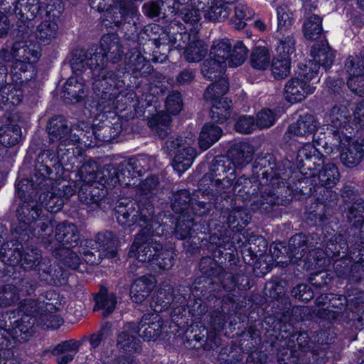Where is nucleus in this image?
I'll return each mask as SVG.
<instances>
[{
    "label": "nucleus",
    "mask_w": 364,
    "mask_h": 364,
    "mask_svg": "<svg viewBox=\"0 0 364 364\" xmlns=\"http://www.w3.org/2000/svg\"><path fill=\"white\" fill-rule=\"evenodd\" d=\"M255 15L254 10L245 4H238L235 7V18L238 22L237 28L240 29L245 26L246 21L251 20Z\"/></svg>",
    "instance_id": "obj_58"
},
{
    "label": "nucleus",
    "mask_w": 364,
    "mask_h": 364,
    "mask_svg": "<svg viewBox=\"0 0 364 364\" xmlns=\"http://www.w3.org/2000/svg\"><path fill=\"white\" fill-rule=\"evenodd\" d=\"M229 158L216 156L210 166L211 185L218 188H227L232 186L235 171Z\"/></svg>",
    "instance_id": "obj_11"
},
{
    "label": "nucleus",
    "mask_w": 364,
    "mask_h": 364,
    "mask_svg": "<svg viewBox=\"0 0 364 364\" xmlns=\"http://www.w3.org/2000/svg\"><path fill=\"white\" fill-rule=\"evenodd\" d=\"M311 56L313 58L307 64L304 65L306 71L311 74L312 70L316 68L317 75L320 66L326 70L330 68L334 62L335 55L329 47L328 44L324 41L317 42L314 44L311 49ZM317 78L318 77L317 76Z\"/></svg>",
    "instance_id": "obj_14"
},
{
    "label": "nucleus",
    "mask_w": 364,
    "mask_h": 364,
    "mask_svg": "<svg viewBox=\"0 0 364 364\" xmlns=\"http://www.w3.org/2000/svg\"><path fill=\"white\" fill-rule=\"evenodd\" d=\"M151 158L146 156H140L136 158H132L127 161H122V171L129 172L131 174V170H132V176H135L136 178L141 176L146 171L150 168L148 166L149 161Z\"/></svg>",
    "instance_id": "obj_39"
},
{
    "label": "nucleus",
    "mask_w": 364,
    "mask_h": 364,
    "mask_svg": "<svg viewBox=\"0 0 364 364\" xmlns=\"http://www.w3.org/2000/svg\"><path fill=\"white\" fill-rule=\"evenodd\" d=\"M90 129L91 127L85 122H81L80 124L75 125L70 130L68 129V133L66 136L68 140L66 144H62V145L79 142L86 136V134L88 133L87 130Z\"/></svg>",
    "instance_id": "obj_61"
},
{
    "label": "nucleus",
    "mask_w": 364,
    "mask_h": 364,
    "mask_svg": "<svg viewBox=\"0 0 364 364\" xmlns=\"http://www.w3.org/2000/svg\"><path fill=\"white\" fill-rule=\"evenodd\" d=\"M0 5H7L22 21L34 18L41 9L38 0H0Z\"/></svg>",
    "instance_id": "obj_19"
},
{
    "label": "nucleus",
    "mask_w": 364,
    "mask_h": 364,
    "mask_svg": "<svg viewBox=\"0 0 364 364\" xmlns=\"http://www.w3.org/2000/svg\"><path fill=\"white\" fill-rule=\"evenodd\" d=\"M126 68L128 72H132L134 77H138L150 71V65L141 53L136 49H132L126 55Z\"/></svg>",
    "instance_id": "obj_24"
},
{
    "label": "nucleus",
    "mask_w": 364,
    "mask_h": 364,
    "mask_svg": "<svg viewBox=\"0 0 364 364\" xmlns=\"http://www.w3.org/2000/svg\"><path fill=\"white\" fill-rule=\"evenodd\" d=\"M154 208L151 203H139L134 200L119 201L115 208L118 223L124 227L135 224L144 228L149 223H159L154 220Z\"/></svg>",
    "instance_id": "obj_5"
},
{
    "label": "nucleus",
    "mask_w": 364,
    "mask_h": 364,
    "mask_svg": "<svg viewBox=\"0 0 364 364\" xmlns=\"http://www.w3.org/2000/svg\"><path fill=\"white\" fill-rule=\"evenodd\" d=\"M96 243L98 248L105 257H115L118 240L112 232L104 231L96 236Z\"/></svg>",
    "instance_id": "obj_32"
},
{
    "label": "nucleus",
    "mask_w": 364,
    "mask_h": 364,
    "mask_svg": "<svg viewBox=\"0 0 364 364\" xmlns=\"http://www.w3.org/2000/svg\"><path fill=\"white\" fill-rule=\"evenodd\" d=\"M117 167L112 164H108L102 168H98V183L105 186H115L119 184Z\"/></svg>",
    "instance_id": "obj_50"
},
{
    "label": "nucleus",
    "mask_w": 364,
    "mask_h": 364,
    "mask_svg": "<svg viewBox=\"0 0 364 364\" xmlns=\"http://www.w3.org/2000/svg\"><path fill=\"white\" fill-rule=\"evenodd\" d=\"M41 213V205L33 200L24 202L17 210L18 219L23 224L21 228L30 231L34 237L46 239L53 232V223Z\"/></svg>",
    "instance_id": "obj_4"
},
{
    "label": "nucleus",
    "mask_w": 364,
    "mask_h": 364,
    "mask_svg": "<svg viewBox=\"0 0 364 364\" xmlns=\"http://www.w3.org/2000/svg\"><path fill=\"white\" fill-rule=\"evenodd\" d=\"M135 325L128 323L117 336V346L127 353H135L140 350V342L136 338Z\"/></svg>",
    "instance_id": "obj_23"
},
{
    "label": "nucleus",
    "mask_w": 364,
    "mask_h": 364,
    "mask_svg": "<svg viewBox=\"0 0 364 364\" xmlns=\"http://www.w3.org/2000/svg\"><path fill=\"white\" fill-rule=\"evenodd\" d=\"M58 33V23L49 18L43 21L38 26L36 36L40 43L48 45L57 37Z\"/></svg>",
    "instance_id": "obj_34"
},
{
    "label": "nucleus",
    "mask_w": 364,
    "mask_h": 364,
    "mask_svg": "<svg viewBox=\"0 0 364 364\" xmlns=\"http://www.w3.org/2000/svg\"><path fill=\"white\" fill-rule=\"evenodd\" d=\"M168 233V229L159 223H149L136 235L129 253V256L141 262L154 263L161 244L152 237H166Z\"/></svg>",
    "instance_id": "obj_3"
},
{
    "label": "nucleus",
    "mask_w": 364,
    "mask_h": 364,
    "mask_svg": "<svg viewBox=\"0 0 364 364\" xmlns=\"http://www.w3.org/2000/svg\"><path fill=\"white\" fill-rule=\"evenodd\" d=\"M320 153L314 144L307 143L299 149L296 161L301 167L307 165V168H310V163L312 159H318Z\"/></svg>",
    "instance_id": "obj_52"
},
{
    "label": "nucleus",
    "mask_w": 364,
    "mask_h": 364,
    "mask_svg": "<svg viewBox=\"0 0 364 364\" xmlns=\"http://www.w3.org/2000/svg\"><path fill=\"white\" fill-rule=\"evenodd\" d=\"M303 31L304 36L308 39L318 38L323 31L321 18L317 15H313L306 18L304 23Z\"/></svg>",
    "instance_id": "obj_51"
},
{
    "label": "nucleus",
    "mask_w": 364,
    "mask_h": 364,
    "mask_svg": "<svg viewBox=\"0 0 364 364\" xmlns=\"http://www.w3.org/2000/svg\"><path fill=\"white\" fill-rule=\"evenodd\" d=\"M176 257V253L173 247L161 245L153 264L161 270H169L174 264Z\"/></svg>",
    "instance_id": "obj_42"
},
{
    "label": "nucleus",
    "mask_w": 364,
    "mask_h": 364,
    "mask_svg": "<svg viewBox=\"0 0 364 364\" xmlns=\"http://www.w3.org/2000/svg\"><path fill=\"white\" fill-rule=\"evenodd\" d=\"M70 65L73 74L82 73L87 68H90L95 75V79L97 78L100 74L98 58L95 55V53L92 51H85L84 50H76L72 54L70 60Z\"/></svg>",
    "instance_id": "obj_18"
},
{
    "label": "nucleus",
    "mask_w": 364,
    "mask_h": 364,
    "mask_svg": "<svg viewBox=\"0 0 364 364\" xmlns=\"http://www.w3.org/2000/svg\"><path fill=\"white\" fill-rule=\"evenodd\" d=\"M53 239L58 244L65 247H74L80 240L77 228L75 225L69 222L60 223L55 228L53 238L51 237V234H50L49 237L47 236L46 239L43 240H45V242L51 243Z\"/></svg>",
    "instance_id": "obj_17"
},
{
    "label": "nucleus",
    "mask_w": 364,
    "mask_h": 364,
    "mask_svg": "<svg viewBox=\"0 0 364 364\" xmlns=\"http://www.w3.org/2000/svg\"><path fill=\"white\" fill-rule=\"evenodd\" d=\"M306 247V236L303 234H296L290 238L287 248H284L287 255L284 256V252L276 247H271L270 251L275 266L284 267L289 263L299 264V261L305 255Z\"/></svg>",
    "instance_id": "obj_10"
},
{
    "label": "nucleus",
    "mask_w": 364,
    "mask_h": 364,
    "mask_svg": "<svg viewBox=\"0 0 364 364\" xmlns=\"http://www.w3.org/2000/svg\"><path fill=\"white\" fill-rule=\"evenodd\" d=\"M229 86L226 77H221L220 80L210 85L204 93V98L211 102L222 99H228L223 96L228 91Z\"/></svg>",
    "instance_id": "obj_45"
},
{
    "label": "nucleus",
    "mask_w": 364,
    "mask_h": 364,
    "mask_svg": "<svg viewBox=\"0 0 364 364\" xmlns=\"http://www.w3.org/2000/svg\"><path fill=\"white\" fill-rule=\"evenodd\" d=\"M48 130L50 140L53 142L60 141V144H66L68 127L62 117L53 118L48 123Z\"/></svg>",
    "instance_id": "obj_35"
},
{
    "label": "nucleus",
    "mask_w": 364,
    "mask_h": 364,
    "mask_svg": "<svg viewBox=\"0 0 364 364\" xmlns=\"http://www.w3.org/2000/svg\"><path fill=\"white\" fill-rule=\"evenodd\" d=\"M222 134L223 130L218 126L211 123L204 124L198 139L200 149H208L220 139Z\"/></svg>",
    "instance_id": "obj_28"
},
{
    "label": "nucleus",
    "mask_w": 364,
    "mask_h": 364,
    "mask_svg": "<svg viewBox=\"0 0 364 364\" xmlns=\"http://www.w3.org/2000/svg\"><path fill=\"white\" fill-rule=\"evenodd\" d=\"M347 218L350 222L360 223L364 218V200H358L348 208Z\"/></svg>",
    "instance_id": "obj_63"
},
{
    "label": "nucleus",
    "mask_w": 364,
    "mask_h": 364,
    "mask_svg": "<svg viewBox=\"0 0 364 364\" xmlns=\"http://www.w3.org/2000/svg\"><path fill=\"white\" fill-rule=\"evenodd\" d=\"M26 83L16 82L15 84L8 85L0 90V102L18 105L22 100L23 90Z\"/></svg>",
    "instance_id": "obj_29"
},
{
    "label": "nucleus",
    "mask_w": 364,
    "mask_h": 364,
    "mask_svg": "<svg viewBox=\"0 0 364 364\" xmlns=\"http://www.w3.org/2000/svg\"><path fill=\"white\" fill-rule=\"evenodd\" d=\"M19 299L16 285L9 284L0 289V306H9Z\"/></svg>",
    "instance_id": "obj_57"
},
{
    "label": "nucleus",
    "mask_w": 364,
    "mask_h": 364,
    "mask_svg": "<svg viewBox=\"0 0 364 364\" xmlns=\"http://www.w3.org/2000/svg\"><path fill=\"white\" fill-rule=\"evenodd\" d=\"M171 122L170 116L164 112H161L150 118L148 124L153 132L156 133L161 139H164L169 133Z\"/></svg>",
    "instance_id": "obj_37"
},
{
    "label": "nucleus",
    "mask_w": 364,
    "mask_h": 364,
    "mask_svg": "<svg viewBox=\"0 0 364 364\" xmlns=\"http://www.w3.org/2000/svg\"><path fill=\"white\" fill-rule=\"evenodd\" d=\"M64 97L70 101L78 102L86 96L87 88L85 80L79 74H73L63 86Z\"/></svg>",
    "instance_id": "obj_22"
},
{
    "label": "nucleus",
    "mask_w": 364,
    "mask_h": 364,
    "mask_svg": "<svg viewBox=\"0 0 364 364\" xmlns=\"http://www.w3.org/2000/svg\"><path fill=\"white\" fill-rule=\"evenodd\" d=\"M95 308L103 311L104 314H109L114 311L117 298L112 293H100L96 296Z\"/></svg>",
    "instance_id": "obj_55"
},
{
    "label": "nucleus",
    "mask_w": 364,
    "mask_h": 364,
    "mask_svg": "<svg viewBox=\"0 0 364 364\" xmlns=\"http://www.w3.org/2000/svg\"><path fill=\"white\" fill-rule=\"evenodd\" d=\"M291 64V59L280 58L276 55L272 58L269 68L274 79L283 80L290 75Z\"/></svg>",
    "instance_id": "obj_41"
},
{
    "label": "nucleus",
    "mask_w": 364,
    "mask_h": 364,
    "mask_svg": "<svg viewBox=\"0 0 364 364\" xmlns=\"http://www.w3.org/2000/svg\"><path fill=\"white\" fill-rule=\"evenodd\" d=\"M334 141L333 145L338 146L340 159L345 166L352 168L360 164L364 154L358 142L347 134L341 136L340 132L334 134Z\"/></svg>",
    "instance_id": "obj_12"
},
{
    "label": "nucleus",
    "mask_w": 364,
    "mask_h": 364,
    "mask_svg": "<svg viewBox=\"0 0 364 364\" xmlns=\"http://www.w3.org/2000/svg\"><path fill=\"white\" fill-rule=\"evenodd\" d=\"M272 58L269 48L264 46H255L252 48L249 63L253 69L264 71L269 68Z\"/></svg>",
    "instance_id": "obj_26"
},
{
    "label": "nucleus",
    "mask_w": 364,
    "mask_h": 364,
    "mask_svg": "<svg viewBox=\"0 0 364 364\" xmlns=\"http://www.w3.org/2000/svg\"><path fill=\"white\" fill-rule=\"evenodd\" d=\"M318 127V122L310 114L301 115L296 122L288 128V133L298 136H307L313 134Z\"/></svg>",
    "instance_id": "obj_27"
},
{
    "label": "nucleus",
    "mask_w": 364,
    "mask_h": 364,
    "mask_svg": "<svg viewBox=\"0 0 364 364\" xmlns=\"http://www.w3.org/2000/svg\"><path fill=\"white\" fill-rule=\"evenodd\" d=\"M254 153V147L249 143L239 142L231 147L228 156L234 166L242 168L252 161Z\"/></svg>",
    "instance_id": "obj_20"
},
{
    "label": "nucleus",
    "mask_w": 364,
    "mask_h": 364,
    "mask_svg": "<svg viewBox=\"0 0 364 364\" xmlns=\"http://www.w3.org/2000/svg\"><path fill=\"white\" fill-rule=\"evenodd\" d=\"M173 287L168 284L159 288L151 303V307L155 312H161L168 309L173 301Z\"/></svg>",
    "instance_id": "obj_31"
},
{
    "label": "nucleus",
    "mask_w": 364,
    "mask_h": 364,
    "mask_svg": "<svg viewBox=\"0 0 364 364\" xmlns=\"http://www.w3.org/2000/svg\"><path fill=\"white\" fill-rule=\"evenodd\" d=\"M36 321L47 329H57L63 323V320L59 316L46 310L41 313Z\"/></svg>",
    "instance_id": "obj_62"
},
{
    "label": "nucleus",
    "mask_w": 364,
    "mask_h": 364,
    "mask_svg": "<svg viewBox=\"0 0 364 364\" xmlns=\"http://www.w3.org/2000/svg\"><path fill=\"white\" fill-rule=\"evenodd\" d=\"M161 6L171 9L172 13L178 14L186 24L195 27L201 19V14L205 19L211 21L228 18V9L217 5L215 0H160Z\"/></svg>",
    "instance_id": "obj_2"
},
{
    "label": "nucleus",
    "mask_w": 364,
    "mask_h": 364,
    "mask_svg": "<svg viewBox=\"0 0 364 364\" xmlns=\"http://www.w3.org/2000/svg\"><path fill=\"white\" fill-rule=\"evenodd\" d=\"M318 179L321 186L330 188L339 181L340 173L333 164L328 163L319 171Z\"/></svg>",
    "instance_id": "obj_40"
},
{
    "label": "nucleus",
    "mask_w": 364,
    "mask_h": 364,
    "mask_svg": "<svg viewBox=\"0 0 364 364\" xmlns=\"http://www.w3.org/2000/svg\"><path fill=\"white\" fill-rule=\"evenodd\" d=\"M318 81L316 68L312 70L311 74L303 70L299 77H291L286 82L284 97L291 104L300 102L314 92L316 87L314 85Z\"/></svg>",
    "instance_id": "obj_7"
},
{
    "label": "nucleus",
    "mask_w": 364,
    "mask_h": 364,
    "mask_svg": "<svg viewBox=\"0 0 364 364\" xmlns=\"http://www.w3.org/2000/svg\"><path fill=\"white\" fill-rule=\"evenodd\" d=\"M122 50L118 36L114 34L102 36L100 41V50L95 52L98 58L100 74L93 81V91L96 97L105 100L108 107L114 109H123L119 105L123 95H120L119 88L124 85L112 71L104 68L107 60L116 63L122 58Z\"/></svg>",
    "instance_id": "obj_1"
},
{
    "label": "nucleus",
    "mask_w": 364,
    "mask_h": 364,
    "mask_svg": "<svg viewBox=\"0 0 364 364\" xmlns=\"http://www.w3.org/2000/svg\"><path fill=\"white\" fill-rule=\"evenodd\" d=\"M247 48L241 41H237L232 48L228 38L218 39L213 41L210 50V56L219 63L231 68L241 65L245 60Z\"/></svg>",
    "instance_id": "obj_8"
},
{
    "label": "nucleus",
    "mask_w": 364,
    "mask_h": 364,
    "mask_svg": "<svg viewBox=\"0 0 364 364\" xmlns=\"http://www.w3.org/2000/svg\"><path fill=\"white\" fill-rule=\"evenodd\" d=\"M78 195L80 200L82 203L88 205H94L98 206L102 198L99 189L92 186H82L78 192Z\"/></svg>",
    "instance_id": "obj_56"
},
{
    "label": "nucleus",
    "mask_w": 364,
    "mask_h": 364,
    "mask_svg": "<svg viewBox=\"0 0 364 364\" xmlns=\"http://www.w3.org/2000/svg\"><path fill=\"white\" fill-rule=\"evenodd\" d=\"M278 115L272 109H264L259 112L255 119L256 127L259 129H267L274 124Z\"/></svg>",
    "instance_id": "obj_60"
},
{
    "label": "nucleus",
    "mask_w": 364,
    "mask_h": 364,
    "mask_svg": "<svg viewBox=\"0 0 364 364\" xmlns=\"http://www.w3.org/2000/svg\"><path fill=\"white\" fill-rule=\"evenodd\" d=\"M194 141V136L190 134V136L186 137L185 139L181 136H171L165 143L163 149L166 153L171 154L177 150L172 166L179 176L191 166L197 156L196 149L192 146Z\"/></svg>",
    "instance_id": "obj_6"
},
{
    "label": "nucleus",
    "mask_w": 364,
    "mask_h": 364,
    "mask_svg": "<svg viewBox=\"0 0 364 364\" xmlns=\"http://www.w3.org/2000/svg\"><path fill=\"white\" fill-rule=\"evenodd\" d=\"M191 205H193L190 193L186 190L179 191L173 194L171 199L172 210L176 213L188 214Z\"/></svg>",
    "instance_id": "obj_47"
},
{
    "label": "nucleus",
    "mask_w": 364,
    "mask_h": 364,
    "mask_svg": "<svg viewBox=\"0 0 364 364\" xmlns=\"http://www.w3.org/2000/svg\"><path fill=\"white\" fill-rule=\"evenodd\" d=\"M250 219L249 215L245 210L235 209L229 214L227 223L230 228L239 231L248 224Z\"/></svg>",
    "instance_id": "obj_54"
},
{
    "label": "nucleus",
    "mask_w": 364,
    "mask_h": 364,
    "mask_svg": "<svg viewBox=\"0 0 364 364\" xmlns=\"http://www.w3.org/2000/svg\"><path fill=\"white\" fill-rule=\"evenodd\" d=\"M296 39L293 34L283 36L277 41L275 51L277 56L291 60L296 52Z\"/></svg>",
    "instance_id": "obj_46"
},
{
    "label": "nucleus",
    "mask_w": 364,
    "mask_h": 364,
    "mask_svg": "<svg viewBox=\"0 0 364 364\" xmlns=\"http://www.w3.org/2000/svg\"><path fill=\"white\" fill-rule=\"evenodd\" d=\"M155 284V279L151 275L142 276L134 280L130 288L132 300L135 303H142L149 296Z\"/></svg>",
    "instance_id": "obj_21"
},
{
    "label": "nucleus",
    "mask_w": 364,
    "mask_h": 364,
    "mask_svg": "<svg viewBox=\"0 0 364 364\" xmlns=\"http://www.w3.org/2000/svg\"><path fill=\"white\" fill-rule=\"evenodd\" d=\"M45 307L44 301L36 299H24L20 302L16 313H20L21 315H28L29 317L36 318V317L39 318Z\"/></svg>",
    "instance_id": "obj_48"
},
{
    "label": "nucleus",
    "mask_w": 364,
    "mask_h": 364,
    "mask_svg": "<svg viewBox=\"0 0 364 364\" xmlns=\"http://www.w3.org/2000/svg\"><path fill=\"white\" fill-rule=\"evenodd\" d=\"M227 65L219 63L216 60H213L210 56L208 59L205 60L201 68V73L205 78L210 80H216L221 77H225L223 76V72Z\"/></svg>",
    "instance_id": "obj_43"
},
{
    "label": "nucleus",
    "mask_w": 364,
    "mask_h": 364,
    "mask_svg": "<svg viewBox=\"0 0 364 364\" xmlns=\"http://www.w3.org/2000/svg\"><path fill=\"white\" fill-rule=\"evenodd\" d=\"M7 316L5 328L8 333L19 342L28 341L32 336L33 323L36 318L15 311L10 312Z\"/></svg>",
    "instance_id": "obj_13"
},
{
    "label": "nucleus",
    "mask_w": 364,
    "mask_h": 364,
    "mask_svg": "<svg viewBox=\"0 0 364 364\" xmlns=\"http://www.w3.org/2000/svg\"><path fill=\"white\" fill-rule=\"evenodd\" d=\"M11 54L15 59L36 63L40 58V47L28 42H16L12 46Z\"/></svg>",
    "instance_id": "obj_25"
},
{
    "label": "nucleus",
    "mask_w": 364,
    "mask_h": 364,
    "mask_svg": "<svg viewBox=\"0 0 364 364\" xmlns=\"http://www.w3.org/2000/svg\"><path fill=\"white\" fill-rule=\"evenodd\" d=\"M163 328L164 321L159 315L147 314H144L139 322L134 333H138L144 340L155 341L161 335Z\"/></svg>",
    "instance_id": "obj_16"
},
{
    "label": "nucleus",
    "mask_w": 364,
    "mask_h": 364,
    "mask_svg": "<svg viewBox=\"0 0 364 364\" xmlns=\"http://www.w3.org/2000/svg\"><path fill=\"white\" fill-rule=\"evenodd\" d=\"M136 9L132 0H116L111 10H107L101 16L105 26L112 27V24L119 26L127 16H134Z\"/></svg>",
    "instance_id": "obj_15"
},
{
    "label": "nucleus",
    "mask_w": 364,
    "mask_h": 364,
    "mask_svg": "<svg viewBox=\"0 0 364 364\" xmlns=\"http://www.w3.org/2000/svg\"><path fill=\"white\" fill-rule=\"evenodd\" d=\"M208 47L198 39L195 31L192 36V41L184 50L185 59L189 63L200 61L207 54Z\"/></svg>",
    "instance_id": "obj_33"
},
{
    "label": "nucleus",
    "mask_w": 364,
    "mask_h": 364,
    "mask_svg": "<svg viewBox=\"0 0 364 364\" xmlns=\"http://www.w3.org/2000/svg\"><path fill=\"white\" fill-rule=\"evenodd\" d=\"M210 117L218 123H223L230 116L231 101L222 99L212 102Z\"/></svg>",
    "instance_id": "obj_44"
},
{
    "label": "nucleus",
    "mask_w": 364,
    "mask_h": 364,
    "mask_svg": "<svg viewBox=\"0 0 364 364\" xmlns=\"http://www.w3.org/2000/svg\"><path fill=\"white\" fill-rule=\"evenodd\" d=\"M330 118L332 126L336 129L333 133V138L334 134L338 132H340L341 136L346 134V133H344V130L350 134L351 133V132L349 131V129H351L349 125L350 115L346 107L338 106L333 107L330 113Z\"/></svg>",
    "instance_id": "obj_30"
},
{
    "label": "nucleus",
    "mask_w": 364,
    "mask_h": 364,
    "mask_svg": "<svg viewBox=\"0 0 364 364\" xmlns=\"http://www.w3.org/2000/svg\"><path fill=\"white\" fill-rule=\"evenodd\" d=\"M166 110L172 114H178L183 107L181 94L178 92H173L168 95L166 102Z\"/></svg>",
    "instance_id": "obj_64"
},
{
    "label": "nucleus",
    "mask_w": 364,
    "mask_h": 364,
    "mask_svg": "<svg viewBox=\"0 0 364 364\" xmlns=\"http://www.w3.org/2000/svg\"><path fill=\"white\" fill-rule=\"evenodd\" d=\"M21 129L17 124H5L0 127V144L6 147L16 145L21 139Z\"/></svg>",
    "instance_id": "obj_36"
},
{
    "label": "nucleus",
    "mask_w": 364,
    "mask_h": 364,
    "mask_svg": "<svg viewBox=\"0 0 364 364\" xmlns=\"http://www.w3.org/2000/svg\"><path fill=\"white\" fill-rule=\"evenodd\" d=\"M78 175L85 186H91L94 183H98V167L96 163L88 161L83 164L78 171Z\"/></svg>",
    "instance_id": "obj_53"
},
{
    "label": "nucleus",
    "mask_w": 364,
    "mask_h": 364,
    "mask_svg": "<svg viewBox=\"0 0 364 364\" xmlns=\"http://www.w3.org/2000/svg\"><path fill=\"white\" fill-rule=\"evenodd\" d=\"M193 218L188 214H182L177 219L175 235L178 239L186 240L192 236Z\"/></svg>",
    "instance_id": "obj_49"
},
{
    "label": "nucleus",
    "mask_w": 364,
    "mask_h": 364,
    "mask_svg": "<svg viewBox=\"0 0 364 364\" xmlns=\"http://www.w3.org/2000/svg\"><path fill=\"white\" fill-rule=\"evenodd\" d=\"M32 63H33L16 59L13 65V70H11L13 80L15 82L20 80L21 82L26 83V82L32 77V75L23 77L22 73L25 74L30 68H32Z\"/></svg>",
    "instance_id": "obj_59"
},
{
    "label": "nucleus",
    "mask_w": 364,
    "mask_h": 364,
    "mask_svg": "<svg viewBox=\"0 0 364 364\" xmlns=\"http://www.w3.org/2000/svg\"><path fill=\"white\" fill-rule=\"evenodd\" d=\"M12 248L10 247L9 242L4 243L1 246V255L3 258V262L9 265L14 266L21 264L23 268H33L37 266L41 261V255L39 250L33 247H27L23 254L21 252V244L16 242H11Z\"/></svg>",
    "instance_id": "obj_9"
},
{
    "label": "nucleus",
    "mask_w": 364,
    "mask_h": 364,
    "mask_svg": "<svg viewBox=\"0 0 364 364\" xmlns=\"http://www.w3.org/2000/svg\"><path fill=\"white\" fill-rule=\"evenodd\" d=\"M277 31L282 33L290 31L295 18L293 11L286 4H281L276 8Z\"/></svg>",
    "instance_id": "obj_38"
}]
</instances>
